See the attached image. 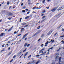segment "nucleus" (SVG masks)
<instances>
[{
  "label": "nucleus",
  "instance_id": "57",
  "mask_svg": "<svg viewBox=\"0 0 64 64\" xmlns=\"http://www.w3.org/2000/svg\"><path fill=\"white\" fill-rule=\"evenodd\" d=\"M51 64H54V62H53V63H52Z\"/></svg>",
  "mask_w": 64,
  "mask_h": 64
},
{
  "label": "nucleus",
  "instance_id": "61",
  "mask_svg": "<svg viewBox=\"0 0 64 64\" xmlns=\"http://www.w3.org/2000/svg\"><path fill=\"white\" fill-rule=\"evenodd\" d=\"M29 13H30V12H27V14H29Z\"/></svg>",
  "mask_w": 64,
  "mask_h": 64
},
{
  "label": "nucleus",
  "instance_id": "53",
  "mask_svg": "<svg viewBox=\"0 0 64 64\" xmlns=\"http://www.w3.org/2000/svg\"><path fill=\"white\" fill-rule=\"evenodd\" d=\"M39 56H40L39 55H36V57H39Z\"/></svg>",
  "mask_w": 64,
  "mask_h": 64
},
{
  "label": "nucleus",
  "instance_id": "36",
  "mask_svg": "<svg viewBox=\"0 0 64 64\" xmlns=\"http://www.w3.org/2000/svg\"><path fill=\"white\" fill-rule=\"evenodd\" d=\"M53 48V47H52L51 48H50V49H51V50H52Z\"/></svg>",
  "mask_w": 64,
  "mask_h": 64
},
{
  "label": "nucleus",
  "instance_id": "38",
  "mask_svg": "<svg viewBox=\"0 0 64 64\" xmlns=\"http://www.w3.org/2000/svg\"><path fill=\"white\" fill-rule=\"evenodd\" d=\"M41 55H42V56H43V55H45V54H40Z\"/></svg>",
  "mask_w": 64,
  "mask_h": 64
},
{
  "label": "nucleus",
  "instance_id": "12",
  "mask_svg": "<svg viewBox=\"0 0 64 64\" xmlns=\"http://www.w3.org/2000/svg\"><path fill=\"white\" fill-rule=\"evenodd\" d=\"M40 32H37L35 34H34V36H36V35H37L38 33H39Z\"/></svg>",
  "mask_w": 64,
  "mask_h": 64
},
{
  "label": "nucleus",
  "instance_id": "64",
  "mask_svg": "<svg viewBox=\"0 0 64 64\" xmlns=\"http://www.w3.org/2000/svg\"><path fill=\"white\" fill-rule=\"evenodd\" d=\"M43 44L41 45V47H43Z\"/></svg>",
  "mask_w": 64,
  "mask_h": 64
},
{
  "label": "nucleus",
  "instance_id": "11",
  "mask_svg": "<svg viewBox=\"0 0 64 64\" xmlns=\"http://www.w3.org/2000/svg\"><path fill=\"white\" fill-rule=\"evenodd\" d=\"M4 35V33H2L0 35V37H3Z\"/></svg>",
  "mask_w": 64,
  "mask_h": 64
},
{
  "label": "nucleus",
  "instance_id": "28",
  "mask_svg": "<svg viewBox=\"0 0 64 64\" xmlns=\"http://www.w3.org/2000/svg\"><path fill=\"white\" fill-rule=\"evenodd\" d=\"M44 34H42L41 36L42 37H44Z\"/></svg>",
  "mask_w": 64,
  "mask_h": 64
},
{
  "label": "nucleus",
  "instance_id": "1",
  "mask_svg": "<svg viewBox=\"0 0 64 64\" xmlns=\"http://www.w3.org/2000/svg\"><path fill=\"white\" fill-rule=\"evenodd\" d=\"M58 55H59V54L58 53H56L54 55V57H56L55 58L56 61H57L59 59V57L57 56Z\"/></svg>",
  "mask_w": 64,
  "mask_h": 64
},
{
  "label": "nucleus",
  "instance_id": "55",
  "mask_svg": "<svg viewBox=\"0 0 64 64\" xmlns=\"http://www.w3.org/2000/svg\"><path fill=\"white\" fill-rule=\"evenodd\" d=\"M35 8H36L35 7H34L33 8V9H35Z\"/></svg>",
  "mask_w": 64,
  "mask_h": 64
},
{
  "label": "nucleus",
  "instance_id": "17",
  "mask_svg": "<svg viewBox=\"0 0 64 64\" xmlns=\"http://www.w3.org/2000/svg\"><path fill=\"white\" fill-rule=\"evenodd\" d=\"M28 25H26L24 26V28H27L28 27Z\"/></svg>",
  "mask_w": 64,
  "mask_h": 64
},
{
  "label": "nucleus",
  "instance_id": "47",
  "mask_svg": "<svg viewBox=\"0 0 64 64\" xmlns=\"http://www.w3.org/2000/svg\"><path fill=\"white\" fill-rule=\"evenodd\" d=\"M59 50V49H58V50H56V51H59V50Z\"/></svg>",
  "mask_w": 64,
  "mask_h": 64
},
{
  "label": "nucleus",
  "instance_id": "58",
  "mask_svg": "<svg viewBox=\"0 0 64 64\" xmlns=\"http://www.w3.org/2000/svg\"><path fill=\"white\" fill-rule=\"evenodd\" d=\"M52 42L53 43V42H54V40H52Z\"/></svg>",
  "mask_w": 64,
  "mask_h": 64
},
{
  "label": "nucleus",
  "instance_id": "15",
  "mask_svg": "<svg viewBox=\"0 0 64 64\" xmlns=\"http://www.w3.org/2000/svg\"><path fill=\"white\" fill-rule=\"evenodd\" d=\"M40 60H38V61L36 63V64H38L40 62Z\"/></svg>",
  "mask_w": 64,
  "mask_h": 64
},
{
  "label": "nucleus",
  "instance_id": "43",
  "mask_svg": "<svg viewBox=\"0 0 64 64\" xmlns=\"http://www.w3.org/2000/svg\"><path fill=\"white\" fill-rule=\"evenodd\" d=\"M46 16H43L42 17V18L43 19H44V18H45V17H46Z\"/></svg>",
  "mask_w": 64,
  "mask_h": 64
},
{
  "label": "nucleus",
  "instance_id": "34",
  "mask_svg": "<svg viewBox=\"0 0 64 64\" xmlns=\"http://www.w3.org/2000/svg\"><path fill=\"white\" fill-rule=\"evenodd\" d=\"M10 47H9L8 48V50H10Z\"/></svg>",
  "mask_w": 64,
  "mask_h": 64
},
{
  "label": "nucleus",
  "instance_id": "51",
  "mask_svg": "<svg viewBox=\"0 0 64 64\" xmlns=\"http://www.w3.org/2000/svg\"><path fill=\"white\" fill-rule=\"evenodd\" d=\"M62 43H63V44H64V41L62 40Z\"/></svg>",
  "mask_w": 64,
  "mask_h": 64
},
{
  "label": "nucleus",
  "instance_id": "40",
  "mask_svg": "<svg viewBox=\"0 0 64 64\" xmlns=\"http://www.w3.org/2000/svg\"><path fill=\"white\" fill-rule=\"evenodd\" d=\"M30 46V44H28L27 46V47H29Z\"/></svg>",
  "mask_w": 64,
  "mask_h": 64
},
{
  "label": "nucleus",
  "instance_id": "16",
  "mask_svg": "<svg viewBox=\"0 0 64 64\" xmlns=\"http://www.w3.org/2000/svg\"><path fill=\"white\" fill-rule=\"evenodd\" d=\"M28 54V52H27L25 54L24 56H26V55H27Z\"/></svg>",
  "mask_w": 64,
  "mask_h": 64
},
{
  "label": "nucleus",
  "instance_id": "22",
  "mask_svg": "<svg viewBox=\"0 0 64 64\" xmlns=\"http://www.w3.org/2000/svg\"><path fill=\"white\" fill-rule=\"evenodd\" d=\"M16 55H14V56L13 57V58H14H14H16Z\"/></svg>",
  "mask_w": 64,
  "mask_h": 64
},
{
  "label": "nucleus",
  "instance_id": "60",
  "mask_svg": "<svg viewBox=\"0 0 64 64\" xmlns=\"http://www.w3.org/2000/svg\"><path fill=\"white\" fill-rule=\"evenodd\" d=\"M43 15H44V14H42V16H43Z\"/></svg>",
  "mask_w": 64,
  "mask_h": 64
},
{
  "label": "nucleus",
  "instance_id": "59",
  "mask_svg": "<svg viewBox=\"0 0 64 64\" xmlns=\"http://www.w3.org/2000/svg\"><path fill=\"white\" fill-rule=\"evenodd\" d=\"M22 26L24 25V24H23V23H22Z\"/></svg>",
  "mask_w": 64,
  "mask_h": 64
},
{
  "label": "nucleus",
  "instance_id": "14",
  "mask_svg": "<svg viewBox=\"0 0 64 64\" xmlns=\"http://www.w3.org/2000/svg\"><path fill=\"white\" fill-rule=\"evenodd\" d=\"M30 18V16H27L25 18V19H28V18Z\"/></svg>",
  "mask_w": 64,
  "mask_h": 64
},
{
  "label": "nucleus",
  "instance_id": "8",
  "mask_svg": "<svg viewBox=\"0 0 64 64\" xmlns=\"http://www.w3.org/2000/svg\"><path fill=\"white\" fill-rule=\"evenodd\" d=\"M48 43H49V42L48 41H47L46 42V43L45 44V46L46 47L47 46V45L48 44Z\"/></svg>",
  "mask_w": 64,
  "mask_h": 64
},
{
  "label": "nucleus",
  "instance_id": "39",
  "mask_svg": "<svg viewBox=\"0 0 64 64\" xmlns=\"http://www.w3.org/2000/svg\"><path fill=\"white\" fill-rule=\"evenodd\" d=\"M41 39V38H40L39 39L38 41V42H39V41H40Z\"/></svg>",
  "mask_w": 64,
  "mask_h": 64
},
{
  "label": "nucleus",
  "instance_id": "48",
  "mask_svg": "<svg viewBox=\"0 0 64 64\" xmlns=\"http://www.w3.org/2000/svg\"><path fill=\"white\" fill-rule=\"evenodd\" d=\"M31 4V2H29V3H28V4L29 5H30Z\"/></svg>",
  "mask_w": 64,
  "mask_h": 64
},
{
  "label": "nucleus",
  "instance_id": "29",
  "mask_svg": "<svg viewBox=\"0 0 64 64\" xmlns=\"http://www.w3.org/2000/svg\"><path fill=\"white\" fill-rule=\"evenodd\" d=\"M52 41H53V40L52 39L50 42H48L49 43H51V42H52Z\"/></svg>",
  "mask_w": 64,
  "mask_h": 64
},
{
  "label": "nucleus",
  "instance_id": "20",
  "mask_svg": "<svg viewBox=\"0 0 64 64\" xmlns=\"http://www.w3.org/2000/svg\"><path fill=\"white\" fill-rule=\"evenodd\" d=\"M62 26V25L60 26H58V28H57V29H59V28H60V27H61Z\"/></svg>",
  "mask_w": 64,
  "mask_h": 64
},
{
  "label": "nucleus",
  "instance_id": "4",
  "mask_svg": "<svg viewBox=\"0 0 64 64\" xmlns=\"http://www.w3.org/2000/svg\"><path fill=\"white\" fill-rule=\"evenodd\" d=\"M35 60H34L32 62H30L28 64H33V63L34 64V63H35Z\"/></svg>",
  "mask_w": 64,
  "mask_h": 64
},
{
  "label": "nucleus",
  "instance_id": "19",
  "mask_svg": "<svg viewBox=\"0 0 64 64\" xmlns=\"http://www.w3.org/2000/svg\"><path fill=\"white\" fill-rule=\"evenodd\" d=\"M10 28L9 30H8V32H9V31H11L12 30V28Z\"/></svg>",
  "mask_w": 64,
  "mask_h": 64
},
{
  "label": "nucleus",
  "instance_id": "46",
  "mask_svg": "<svg viewBox=\"0 0 64 64\" xmlns=\"http://www.w3.org/2000/svg\"><path fill=\"white\" fill-rule=\"evenodd\" d=\"M36 13V12H32V13Z\"/></svg>",
  "mask_w": 64,
  "mask_h": 64
},
{
  "label": "nucleus",
  "instance_id": "24",
  "mask_svg": "<svg viewBox=\"0 0 64 64\" xmlns=\"http://www.w3.org/2000/svg\"><path fill=\"white\" fill-rule=\"evenodd\" d=\"M51 34L50 33V32L48 33L47 34V35L48 36V35H49Z\"/></svg>",
  "mask_w": 64,
  "mask_h": 64
},
{
  "label": "nucleus",
  "instance_id": "7",
  "mask_svg": "<svg viewBox=\"0 0 64 64\" xmlns=\"http://www.w3.org/2000/svg\"><path fill=\"white\" fill-rule=\"evenodd\" d=\"M27 35H28V34H25L22 37V39H24V38H25V37H26V36H27Z\"/></svg>",
  "mask_w": 64,
  "mask_h": 64
},
{
  "label": "nucleus",
  "instance_id": "44",
  "mask_svg": "<svg viewBox=\"0 0 64 64\" xmlns=\"http://www.w3.org/2000/svg\"><path fill=\"white\" fill-rule=\"evenodd\" d=\"M6 46H9V44H6Z\"/></svg>",
  "mask_w": 64,
  "mask_h": 64
},
{
  "label": "nucleus",
  "instance_id": "35",
  "mask_svg": "<svg viewBox=\"0 0 64 64\" xmlns=\"http://www.w3.org/2000/svg\"><path fill=\"white\" fill-rule=\"evenodd\" d=\"M27 38H26L25 39H24V40L25 41H26V40H27Z\"/></svg>",
  "mask_w": 64,
  "mask_h": 64
},
{
  "label": "nucleus",
  "instance_id": "21",
  "mask_svg": "<svg viewBox=\"0 0 64 64\" xmlns=\"http://www.w3.org/2000/svg\"><path fill=\"white\" fill-rule=\"evenodd\" d=\"M60 38H64V35H63V36H60Z\"/></svg>",
  "mask_w": 64,
  "mask_h": 64
},
{
  "label": "nucleus",
  "instance_id": "49",
  "mask_svg": "<svg viewBox=\"0 0 64 64\" xmlns=\"http://www.w3.org/2000/svg\"><path fill=\"white\" fill-rule=\"evenodd\" d=\"M10 4L9 2H8L7 3V5H9Z\"/></svg>",
  "mask_w": 64,
  "mask_h": 64
},
{
  "label": "nucleus",
  "instance_id": "9",
  "mask_svg": "<svg viewBox=\"0 0 64 64\" xmlns=\"http://www.w3.org/2000/svg\"><path fill=\"white\" fill-rule=\"evenodd\" d=\"M21 52V50H20V52H18V56H20V55H21V53H22V52Z\"/></svg>",
  "mask_w": 64,
  "mask_h": 64
},
{
  "label": "nucleus",
  "instance_id": "27",
  "mask_svg": "<svg viewBox=\"0 0 64 64\" xmlns=\"http://www.w3.org/2000/svg\"><path fill=\"white\" fill-rule=\"evenodd\" d=\"M40 26H39L38 28H37V29H40Z\"/></svg>",
  "mask_w": 64,
  "mask_h": 64
},
{
  "label": "nucleus",
  "instance_id": "42",
  "mask_svg": "<svg viewBox=\"0 0 64 64\" xmlns=\"http://www.w3.org/2000/svg\"><path fill=\"white\" fill-rule=\"evenodd\" d=\"M49 33H50V34H51L52 33V32L50 31L49 32Z\"/></svg>",
  "mask_w": 64,
  "mask_h": 64
},
{
  "label": "nucleus",
  "instance_id": "63",
  "mask_svg": "<svg viewBox=\"0 0 64 64\" xmlns=\"http://www.w3.org/2000/svg\"><path fill=\"white\" fill-rule=\"evenodd\" d=\"M61 14V13H60L58 14V16H59Z\"/></svg>",
  "mask_w": 64,
  "mask_h": 64
},
{
  "label": "nucleus",
  "instance_id": "41",
  "mask_svg": "<svg viewBox=\"0 0 64 64\" xmlns=\"http://www.w3.org/2000/svg\"><path fill=\"white\" fill-rule=\"evenodd\" d=\"M13 61V59H12V60H11L10 61V62H12Z\"/></svg>",
  "mask_w": 64,
  "mask_h": 64
},
{
  "label": "nucleus",
  "instance_id": "31",
  "mask_svg": "<svg viewBox=\"0 0 64 64\" xmlns=\"http://www.w3.org/2000/svg\"><path fill=\"white\" fill-rule=\"evenodd\" d=\"M27 49L26 48L25 50H23V52H25L26 51Z\"/></svg>",
  "mask_w": 64,
  "mask_h": 64
},
{
  "label": "nucleus",
  "instance_id": "37",
  "mask_svg": "<svg viewBox=\"0 0 64 64\" xmlns=\"http://www.w3.org/2000/svg\"><path fill=\"white\" fill-rule=\"evenodd\" d=\"M17 33V32H14V34H16Z\"/></svg>",
  "mask_w": 64,
  "mask_h": 64
},
{
  "label": "nucleus",
  "instance_id": "33",
  "mask_svg": "<svg viewBox=\"0 0 64 64\" xmlns=\"http://www.w3.org/2000/svg\"><path fill=\"white\" fill-rule=\"evenodd\" d=\"M11 41L10 40V41H8V43L9 44H10V42Z\"/></svg>",
  "mask_w": 64,
  "mask_h": 64
},
{
  "label": "nucleus",
  "instance_id": "62",
  "mask_svg": "<svg viewBox=\"0 0 64 64\" xmlns=\"http://www.w3.org/2000/svg\"><path fill=\"white\" fill-rule=\"evenodd\" d=\"M26 11H28V9H26Z\"/></svg>",
  "mask_w": 64,
  "mask_h": 64
},
{
  "label": "nucleus",
  "instance_id": "25",
  "mask_svg": "<svg viewBox=\"0 0 64 64\" xmlns=\"http://www.w3.org/2000/svg\"><path fill=\"white\" fill-rule=\"evenodd\" d=\"M11 54V52H10L8 54V55H10V54Z\"/></svg>",
  "mask_w": 64,
  "mask_h": 64
},
{
  "label": "nucleus",
  "instance_id": "52",
  "mask_svg": "<svg viewBox=\"0 0 64 64\" xmlns=\"http://www.w3.org/2000/svg\"><path fill=\"white\" fill-rule=\"evenodd\" d=\"M23 3H22L21 4V6H23Z\"/></svg>",
  "mask_w": 64,
  "mask_h": 64
},
{
  "label": "nucleus",
  "instance_id": "13",
  "mask_svg": "<svg viewBox=\"0 0 64 64\" xmlns=\"http://www.w3.org/2000/svg\"><path fill=\"white\" fill-rule=\"evenodd\" d=\"M43 0L42 1V2L44 4H45V0Z\"/></svg>",
  "mask_w": 64,
  "mask_h": 64
},
{
  "label": "nucleus",
  "instance_id": "18",
  "mask_svg": "<svg viewBox=\"0 0 64 64\" xmlns=\"http://www.w3.org/2000/svg\"><path fill=\"white\" fill-rule=\"evenodd\" d=\"M27 44H28L27 43H26L24 45V47H26V46H27Z\"/></svg>",
  "mask_w": 64,
  "mask_h": 64
},
{
  "label": "nucleus",
  "instance_id": "32",
  "mask_svg": "<svg viewBox=\"0 0 64 64\" xmlns=\"http://www.w3.org/2000/svg\"><path fill=\"white\" fill-rule=\"evenodd\" d=\"M46 12V11L45 10L43 11L42 12V13H45Z\"/></svg>",
  "mask_w": 64,
  "mask_h": 64
},
{
  "label": "nucleus",
  "instance_id": "5",
  "mask_svg": "<svg viewBox=\"0 0 64 64\" xmlns=\"http://www.w3.org/2000/svg\"><path fill=\"white\" fill-rule=\"evenodd\" d=\"M57 8V7L55 8H54V9L52 10H51V11H52V12H54V11H55V10H56Z\"/></svg>",
  "mask_w": 64,
  "mask_h": 64
},
{
  "label": "nucleus",
  "instance_id": "45",
  "mask_svg": "<svg viewBox=\"0 0 64 64\" xmlns=\"http://www.w3.org/2000/svg\"><path fill=\"white\" fill-rule=\"evenodd\" d=\"M8 19L9 20H11V18H8Z\"/></svg>",
  "mask_w": 64,
  "mask_h": 64
},
{
  "label": "nucleus",
  "instance_id": "50",
  "mask_svg": "<svg viewBox=\"0 0 64 64\" xmlns=\"http://www.w3.org/2000/svg\"><path fill=\"white\" fill-rule=\"evenodd\" d=\"M31 57V55H30L29 56H28V58H29V57Z\"/></svg>",
  "mask_w": 64,
  "mask_h": 64
},
{
  "label": "nucleus",
  "instance_id": "10",
  "mask_svg": "<svg viewBox=\"0 0 64 64\" xmlns=\"http://www.w3.org/2000/svg\"><path fill=\"white\" fill-rule=\"evenodd\" d=\"M13 15V14L11 12H9L8 13V16H12Z\"/></svg>",
  "mask_w": 64,
  "mask_h": 64
},
{
  "label": "nucleus",
  "instance_id": "6",
  "mask_svg": "<svg viewBox=\"0 0 64 64\" xmlns=\"http://www.w3.org/2000/svg\"><path fill=\"white\" fill-rule=\"evenodd\" d=\"M45 51V48H43L42 49H41L40 50L39 52V54H40L41 53V52H42V51Z\"/></svg>",
  "mask_w": 64,
  "mask_h": 64
},
{
  "label": "nucleus",
  "instance_id": "30",
  "mask_svg": "<svg viewBox=\"0 0 64 64\" xmlns=\"http://www.w3.org/2000/svg\"><path fill=\"white\" fill-rule=\"evenodd\" d=\"M5 50H2L1 51V52H3V51H4Z\"/></svg>",
  "mask_w": 64,
  "mask_h": 64
},
{
  "label": "nucleus",
  "instance_id": "2",
  "mask_svg": "<svg viewBox=\"0 0 64 64\" xmlns=\"http://www.w3.org/2000/svg\"><path fill=\"white\" fill-rule=\"evenodd\" d=\"M61 59H62V58L61 57L60 58H59V64H64V61H63L62 62H61Z\"/></svg>",
  "mask_w": 64,
  "mask_h": 64
},
{
  "label": "nucleus",
  "instance_id": "3",
  "mask_svg": "<svg viewBox=\"0 0 64 64\" xmlns=\"http://www.w3.org/2000/svg\"><path fill=\"white\" fill-rule=\"evenodd\" d=\"M64 8V6H62L60 7L58 9V10L59 11V10H62V9H63Z\"/></svg>",
  "mask_w": 64,
  "mask_h": 64
},
{
  "label": "nucleus",
  "instance_id": "54",
  "mask_svg": "<svg viewBox=\"0 0 64 64\" xmlns=\"http://www.w3.org/2000/svg\"><path fill=\"white\" fill-rule=\"evenodd\" d=\"M57 33H56V34H54V36H56L57 35Z\"/></svg>",
  "mask_w": 64,
  "mask_h": 64
},
{
  "label": "nucleus",
  "instance_id": "23",
  "mask_svg": "<svg viewBox=\"0 0 64 64\" xmlns=\"http://www.w3.org/2000/svg\"><path fill=\"white\" fill-rule=\"evenodd\" d=\"M22 12H23L24 13H25V12H26V11H25V10H23L22 11Z\"/></svg>",
  "mask_w": 64,
  "mask_h": 64
},
{
  "label": "nucleus",
  "instance_id": "26",
  "mask_svg": "<svg viewBox=\"0 0 64 64\" xmlns=\"http://www.w3.org/2000/svg\"><path fill=\"white\" fill-rule=\"evenodd\" d=\"M5 45V44H4L3 45H2V47H5V46H4Z\"/></svg>",
  "mask_w": 64,
  "mask_h": 64
},
{
  "label": "nucleus",
  "instance_id": "56",
  "mask_svg": "<svg viewBox=\"0 0 64 64\" xmlns=\"http://www.w3.org/2000/svg\"><path fill=\"white\" fill-rule=\"evenodd\" d=\"M21 34H19L18 35V36H21Z\"/></svg>",
  "mask_w": 64,
  "mask_h": 64
}]
</instances>
